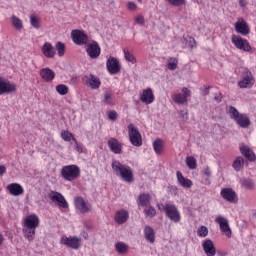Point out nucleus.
I'll return each mask as SVG.
<instances>
[{
    "label": "nucleus",
    "instance_id": "1a4fd4ad",
    "mask_svg": "<svg viewBox=\"0 0 256 256\" xmlns=\"http://www.w3.org/2000/svg\"><path fill=\"white\" fill-rule=\"evenodd\" d=\"M60 243L61 245H66V247H69L70 249H81V238H78L77 236H63Z\"/></svg>",
    "mask_w": 256,
    "mask_h": 256
},
{
    "label": "nucleus",
    "instance_id": "09e8293b",
    "mask_svg": "<svg viewBox=\"0 0 256 256\" xmlns=\"http://www.w3.org/2000/svg\"><path fill=\"white\" fill-rule=\"evenodd\" d=\"M144 213L147 217H155V215H157V211L153 208V206H149L148 209H145Z\"/></svg>",
    "mask_w": 256,
    "mask_h": 256
},
{
    "label": "nucleus",
    "instance_id": "e2e57ef3",
    "mask_svg": "<svg viewBox=\"0 0 256 256\" xmlns=\"http://www.w3.org/2000/svg\"><path fill=\"white\" fill-rule=\"evenodd\" d=\"M5 238L3 237V234L0 233V245H3V241Z\"/></svg>",
    "mask_w": 256,
    "mask_h": 256
},
{
    "label": "nucleus",
    "instance_id": "a211bd4d",
    "mask_svg": "<svg viewBox=\"0 0 256 256\" xmlns=\"http://www.w3.org/2000/svg\"><path fill=\"white\" fill-rule=\"evenodd\" d=\"M83 81L86 85H89L91 89H99L101 87V80L93 74L84 76Z\"/></svg>",
    "mask_w": 256,
    "mask_h": 256
},
{
    "label": "nucleus",
    "instance_id": "f03ea898",
    "mask_svg": "<svg viewBox=\"0 0 256 256\" xmlns=\"http://www.w3.org/2000/svg\"><path fill=\"white\" fill-rule=\"evenodd\" d=\"M158 209L159 211H164L167 219L173 223H179V221H181V213L179 212V209H177V206L174 204H158Z\"/></svg>",
    "mask_w": 256,
    "mask_h": 256
},
{
    "label": "nucleus",
    "instance_id": "69168bd1",
    "mask_svg": "<svg viewBox=\"0 0 256 256\" xmlns=\"http://www.w3.org/2000/svg\"><path fill=\"white\" fill-rule=\"evenodd\" d=\"M85 227L88 229V228H89V224H88V223H85Z\"/></svg>",
    "mask_w": 256,
    "mask_h": 256
},
{
    "label": "nucleus",
    "instance_id": "39448f33",
    "mask_svg": "<svg viewBox=\"0 0 256 256\" xmlns=\"http://www.w3.org/2000/svg\"><path fill=\"white\" fill-rule=\"evenodd\" d=\"M128 135L130 143L134 145V147H141V145H143V138L141 137V132H139V129H137L134 124L128 125Z\"/></svg>",
    "mask_w": 256,
    "mask_h": 256
},
{
    "label": "nucleus",
    "instance_id": "49530a36",
    "mask_svg": "<svg viewBox=\"0 0 256 256\" xmlns=\"http://www.w3.org/2000/svg\"><path fill=\"white\" fill-rule=\"evenodd\" d=\"M102 101L105 103V105H113V96H111V93L105 92Z\"/></svg>",
    "mask_w": 256,
    "mask_h": 256
},
{
    "label": "nucleus",
    "instance_id": "4be33fe9",
    "mask_svg": "<svg viewBox=\"0 0 256 256\" xmlns=\"http://www.w3.org/2000/svg\"><path fill=\"white\" fill-rule=\"evenodd\" d=\"M16 90L17 88L14 86V84L0 78V95H5V93H15Z\"/></svg>",
    "mask_w": 256,
    "mask_h": 256
},
{
    "label": "nucleus",
    "instance_id": "a19ab883",
    "mask_svg": "<svg viewBox=\"0 0 256 256\" xmlns=\"http://www.w3.org/2000/svg\"><path fill=\"white\" fill-rule=\"evenodd\" d=\"M12 25L18 31H21V29H23V22L21 21V19L17 18V16L12 17Z\"/></svg>",
    "mask_w": 256,
    "mask_h": 256
},
{
    "label": "nucleus",
    "instance_id": "393cba45",
    "mask_svg": "<svg viewBox=\"0 0 256 256\" xmlns=\"http://www.w3.org/2000/svg\"><path fill=\"white\" fill-rule=\"evenodd\" d=\"M40 77L46 83H51L55 79V71L51 70V68H43L40 70Z\"/></svg>",
    "mask_w": 256,
    "mask_h": 256
},
{
    "label": "nucleus",
    "instance_id": "473e14b6",
    "mask_svg": "<svg viewBox=\"0 0 256 256\" xmlns=\"http://www.w3.org/2000/svg\"><path fill=\"white\" fill-rule=\"evenodd\" d=\"M245 165V159L241 156L236 157V159L233 161L232 167L237 172L241 171L243 169V166Z\"/></svg>",
    "mask_w": 256,
    "mask_h": 256
},
{
    "label": "nucleus",
    "instance_id": "4c0bfd02",
    "mask_svg": "<svg viewBox=\"0 0 256 256\" xmlns=\"http://www.w3.org/2000/svg\"><path fill=\"white\" fill-rule=\"evenodd\" d=\"M177 65H179V60H177V58L171 57L168 59L167 68L170 71H175V69H177Z\"/></svg>",
    "mask_w": 256,
    "mask_h": 256
},
{
    "label": "nucleus",
    "instance_id": "ddd939ff",
    "mask_svg": "<svg viewBox=\"0 0 256 256\" xmlns=\"http://www.w3.org/2000/svg\"><path fill=\"white\" fill-rule=\"evenodd\" d=\"M86 53L91 59H97L101 55V47L99 43L93 41L92 43L86 46Z\"/></svg>",
    "mask_w": 256,
    "mask_h": 256
},
{
    "label": "nucleus",
    "instance_id": "aec40b11",
    "mask_svg": "<svg viewBox=\"0 0 256 256\" xmlns=\"http://www.w3.org/2000/svg\"><path fill=\"white\" fill-rule=\"evenodd\" d=\"M39 223V216L31 214L25 218L24 227H28V229H37V227H39Z\"/></svg>",
    "mask_w": 256,
    "mask_h": 256
},
{
    "label": "nucleus",
    "instance_id": "412c9836",
    "mask_svg": "<svg viewBox=\"0 0 256 256\" xmlns=\"http://www.w3.org/2000/svg\"><path fill=\"white\" fill-rule=\"evenodd\" d=\"M41 51L47 59H53L57 53L55 50V47H53V44L46 42L43 44Z\"/></svg>",
    "mask_w": 256,
    "mask_h": 256
},
{
    "label": "nucleus",
    "instance_id": "cd10ccee",
    "mask_svg": "<svg viewBox=\"0 0 256 256\" xmlns=\"http://www.w3.org/2000/svg\"><path fill=\"white\" fill-rule=\"evenodd\" d=\"M177 179H178V183L182 186L185 187L186 189H191V187H193V181L183 177V173H181V171H178L176 173Z\"/></svg>",
    "mask_w": 256,
    "mask_h": 256
},
{
    "label": "nucleus",
    "instance_id": "5fc2aeb1",
    "mask_svg": "<svg viewBox=\"0 0 256 256\" xmlns=\"http://www.w3.org/2000/svg\"><path fill=\"white\" fill-rule=\"evenodd\" d=\"M129 11H137V4L135 2H128Z\"/></svg>",
    "mask_w": 256,
    "mask_h": 256
},
{
    "label": "nucleus",
    "instance_id": "ea45409f",
    "mask_svg": "<svg viewBox=\"0 0 256 256\" xmlns=\"http://www.w3.org/2000/svg\"><path fill=\"white\" fill-rule=\"evenodd\" d=\"M56 91L59 95H67L69 93V87L65 84H59L56 86Z\"/></svg>",
    "mask_w": 256,
    "mask_h": 256
},
{
    "label": "nucleus",
    "instance_id": "20e7f679",
    "mask_svg": "<svg viewBox=\"0 0 256 256\" xmlns=\"http://www.w3.org/2000/svg\"><path fill=\"white\" fill-rule=\"evenodd\" d=\"M81 175V168L75 164L64 166L61 169V177L65 181H75V179H79Z\"/></svg>",
    "mask_w": 256,
    "mask_h": 256
},
{
    "label": "nucleus",
    "instance_id": "7ed1b4c3",
    "mask_svg": "<svg viewBox=\"0 0 256 256\" xmlns=\"http://www.w3.org/2000/svg\"><path fill=\"white\" fill-rule=\"evenodd\" d=\"M229 115L230 119L235 120L237 126L241 127L242 129H247V127L251 125V120L249 119V116L247 114L239 113V110H237L235 106L229 107Z\"/></svg>",
    "mask_w": 256,
    "mask_h": 256
},
{
    "label": "nucleus",
    "instance_id": "338daca9",
    "mask_svg": "<svg viewBox=\"0 0 256 256\" xmlns=\"http://www.w3.org/2000/svg\"><path fill=\"white\" fill-rule=\"evenodd\" d=\"M139 3H143V0H138Z\"/></svg>",
    "mask_w": 256,
    "mask_h": 256
},
{
    "label": "nucleus",
    "instance_id": "79ce46f5",
    "mask_svg": "<svg viewBox=\"0 0 256 256\" xmlns=\"http://www.w3.org/2000/svg\"><path fill=\"white\" fill-rule=\"evenodd\" d=\"M30 25L34 27V29H39L41 27V24L39 23V18L32 14L30 16Z\"/></svg>",
    "mask_w": 256,
    "mask_h": 256
},
{
    "label": "nucleus",
    "instance_id": "de8ad7c7",
    "mask_svg": "<svg viewBox=\"0 0 256 256\" xmlns=\"http://www.w3.org/2000/svg\"><path fill=\"white\" fill-rule=\"evenodd\" d=\"M61 137L64 141H71V139H75V137H73V134L70 133L69 131H62L61 132Z\"/></svg>",
    "mask_w": 256,
    "mask_h": 256
},
{
    "label": "nucleus",
    "instance_id": "680f3d73",
    "mask_svg": "<svg viewBox=\"0 0 256 256\" xmlns=\"http://www.w3.org/2000/svg\"><path fill=\"white\" fill-rule=\"evenodd\" d=\"M82 237L85 239H89V234L87 232H82Z\"/></svg>",
    "mask_w": 256,
    "mask_h": 256
},
{
    "label": "nucleus",
    "instance_id": "a18cd8bd",
    "mask_svg": "<svg viewBox=\"0 0 256 256\" xmlns=\"http://www.w3.org/2000/svg\"><path fill=\"white\" fill-rule=\"evenodd\" d=\"M124 57L128 63H137V59H135V56L131 54L129 51L124 49Z\"/></svg>",
    "mask_w": 256,
    "mask_h": 256
},
{
    "label": "nucleus",
    "instance_id": "c85d7f7f",
    "mask_svg": "<svg viewBox=\"0 0 256 256\" xmlns=\"http://www.w3.org/2000/svg\"><path fill=\"white\" fill-rule=\"evenodd\" d=\"M75 203V207L76 209H78V211L82 212V213H88L89 212V207L87 206V203L85 202V200L81 197H77L74 200Z\"/></svg>",
    "mask_w": 256,
    "mask_h": 256
},
{
    "label": "nucleus",
    "instance_id": "e433bc0d",
    "mask_svg": "<svg viewBox=\"0 0 256 256\" xmlns=\"http://www.w3.org/2000/svg\"><path fill=\"white\" fill-rule=\"evenodd\" d=\"M186 165L188 169H197V160L193 156H188L186 158Z\"/></svg>",
    "mask_w": 256,
    "mask_h": 256
},
{
    "label": "nucleus",
    "instance_id": "9d476101",
    "mask_svg": "<svg viewBox=\"0 0 256 256\" xmlns=\"http://www.w3.org/2000/svg\"><path fill=\"white\" fill-rule=\"evenodd\" d=\"M220 196L224 201H228V203H237V201H239L237 192H235L233 188H223L220 192Z\"/></svg>",
    "mask_w": 256,
    "mask_h": 256
},
{
    "label": "nucleus",
    "instance_id": "f3484780",
    "mask_svg": "<svg viewBox=\"0 0 256 256\" xmlns=\"http://www.w3.org/2000/svg\"><path fill=\"white\" fill-rule=\"evenodd\" d=\"M203 251L207 256H215L217 254V249H215V244L213 240L206 239L202 243Z\"/></svg>",
    "mask_w": 256,
    "mask_h": 256
},
{
    "label": "nucleus",
    "instance_id": "7c9ffc66",
    "mask_svg": "<svg viewBox=\"0 0 256 256\" xmlns=\"http://www.w3.org/2000/svg\"><path fill=\"white\" fill-rule=\"evenodd\" d=\"M144 237L149 243H155V230L151 226H145Z\"/></svg>",
    "mask_w": 256,
    "mask_h": 256
},
{
    "label": "nucleus",
    "instance_id": "bf43d9fd",
    "mask_svg": "<svg viewBox=\"0 0 256 256\" xmlns=\"http://www.w3.org/2000/svg\"><path fill=\"white\" fill-rule=\"evenodd\" d=\"M210 89H211V86L206 87V88L204 89V91L202 92V95H203L204 97H207V95H209Z\"/></svg>",
    "mask_w": 256,
    "mask_h": 256
},
{
    "label": "nucleus",
    "instance_id": "c756f323",
    "mask_svg": "<svg viewBox=\"0 0 256 256\" xmlns=\"http://www.w3.org/2000/svg\"><path fill=\"white\" fill-rule=\"evenodd\" d=\"M129 219V212L125 210H121L116 213L115 221L118 225H123Z\"/></svg>",
    "mask_w": 256,
    "mask_h": 256
},
{
    "label": "nucleus",
    "instance_id": "9b49d317",
    "mask_svg": "<svg viewBox=\"0 0 256 256\" xmlns=\"http://www.w3.org/2000/svg\"><path fill=\"white\" fill-rule=\"evenodd\" d=\"M107 71L110 75H117L121 71V64H119V60L115 57H110L106 62Z\"/></svg>",
    "mask_w": 256,
    "mask_h": 256
},
{
    "label": "nucleus",
    "instance_id": "3c124183",
    "mask_svg": "<svg viewBox=\"0 0 256 256\" xmlns=\"http://www.w3.org/2000/svg\"><path fill=\"white\" fill-rule=\"evenodd\" d=\"M117 117H119V114H117V111L111 110L108 112V118L110 121H117Z\"/></svg>",
    "mask_w": 256,
    "mask_h": 256
},
{
    "label": "nucleus",
    "instance_id": "864d4df0",
    "mask_svg": "<svg viewBox=\"0 0 256 256\" xmlns=\"http://www.w3.org/2000/svg\"><path fill=\"white\" fill-rule=\"evenodd\" d=\"M135 22L138 25H145V17H143L142 15H139L136 17Z\"/></svg>",
    "mask_w": 256,
    "mask_h": 256
},
{
    "label": "nucleus",
    "instance_id": "58836bf2",
    "mask_svg": "<svg viewBox=\"0 0 256 256\" xmlns=\"http://www.w3.org/2000/svg\"><path fill=\"white\" fill-rule=\"evenodd\" d=\"M183 39L187 47H189L190 49H193L196 47L197 42H195V38L191 36H184Z\"/></svg>",
    "mask_w": 256,
    "mask_h": 256
},
{
    "label": "nucleus",
    "instance_id": "b1692460",
    "mask_svg": "<svg viewBox=\"0 0 256 256\" xmlns=\"http://www.w3.org/2000/svg\"><path fill=\"white\" fill-rule=\"evenodd\" d=\"M7 190L9 191L10 195H13V197H19V195H23V193H25L23 186H21L19 183L9 184L7 186Z\"/></svg>",
    "mask_w": 256,
    "mask_h": 256
},
{
    "label": "nucleus",
    "instance_id": "6e6552de",
    "mask_svg": "<svg viewBox=\"0 0 256 256\" xmlns=\"http://www.w3.org/2000/svg\"><path fill=\"white\" fill-rule=\"evenodd\" d=\"M231 41L236 47V49H239L240 51H245L246 53H249L251 51V45H249V41L245 38H241V36L232 35Z\"/></svg>",
    "mask_w": 256,
    "mask_h": 256
},
{
    "label": "nucleus",
    "instance_id": "0e129e2a",
    "mask_svg": "<svg viewBox=\"0 0 256 256\" xmlns=\"http://www.w3.org/2000/svg\"><path fill=\"white\" fill-rule=\"evenodd\" d=\"M185 115H187V112H185V110L180 111V116L181 117H185Z\"/></svg>",
    "mask_w": 256,
    "mask_h": 256
},
{
    "label": "nucleus",
    "instance_id": "f257e3e1",
    "mask_svg": "<svg viewBox=\"0 0 256 256\" xmlns=\"http://www.w3.org/2000/svg\"><path fill=\"white\" fill-rule=\"evenodd\" d=\"M112 169L116 175L121 177L122 181H125V183H133V181H135L133 169L125 164H122L119 162V160L112 161Z\"/></svg>",
    "mask_w": 256,
    "mask_h": 256
},
{
    "label": "nucleus",
    "instance_id": "2eb2a0df",
    "mask_svg": "<svg viewBox=\"0 0 256 256\" xmlns=\"http://www.w3.org/2000/svg\"><path fill=\"white\" fill-rule=\"evenodd\" d=\"M234 27L236 33H240V35H243L244 37L251 33V30L249 29V24H247V22L243 18L239 19L235 23Z\"/></svg>",
    "mask_w": 256,
    "mask_h": 256
},
{
    "label": "nucleus",
    "instance_id": "4468645a",
    "mask_svg": "<svg viewBox=\"0 0 256 256\" xmlns=\"http://www.w3.org/2000/svg\"><path fill=\"white\" fill-rule=\"evenodd\" d=\"M253 83H255V79L253 78V74L251 71H246L244 73L242 81L238 83L240 89H249L253 87Z\"/></svg>",
    "mask_w": 256,
    "mask_h": 256
},
{
    "label": "nucleus",
    "instance_id": "423d86ee",
    "mask_svg": "<svg viewBox=\"0 0 256 256\" xmlns=\"http://www.w3.org/2000/svg\"><path fill=\"white\" fill-rule=\"evenodd\" d=\"M48 198L52 203H56L60 209H69V203L60 192L51 190L48 194Z\"/></svg>",
    "mask_w": 256,
    "mask_h": 256
},
{
    "label": "nucleus",
    "instance_id": "37998d69",
    "mask_svg": "<svg viewBox=\"0 0 256 256\" xmlns=\"http://www.w3.org/2000/svg\"><path fill=\"white\" fill-rule=\"evenodd\" d=\"M56 51L60 57H63V55H65V44L63 42H57Z\"/></svg>",
    "mask_w": 256,
    "mask_h": 256
},
{
    "label": "nucleus",
    "instance_id": "8fccbe9b",
    "mask_svg": "<svg viewBox=\"0 0 256 256\" xmlns=\"http://www.w3.org/2000/svg\"><path fill=\"white\" fill-rule=\"evenodd\" d=\"M166 1L170 5H173L174 7H181L182 5H185V0H166Z\"/></svg>",
    "mask_w": 256,
    "mask_h": 256
},
{
    "label": "nucleus",
    "instance_id": "c03bdc74",
    "mask_svg": "<svg viewBox=\"0 0 256 256\" xmlns=\"http://www.w3.org/2000/svg\"><path fill=\"white\" fill-rule=\"evenodd\" d=\"M197 235L198 237H207V235H209V228H207V226H201L197 230Z\"/></svg>",
    "mask_w": 256,
    "mask_h": 256
},
{
    "label": "nucleus",
    "instance_id": "6ab92c4d",
    "mask_svg": "<svg viewBox=\"0 0 256 256\" xmlns=\"http://www.w3.org/2000/svg\"><path fill=\"white\" fill-rule=\"evenodd\" d=\"M108 147L112 153L116 155H121L123 153V145L116 138H110L108 140Z\"/></svg>",
    "mask_w": 256,
    "mask_h": 256
},
{
    "label": "nucleus",
    "instance_id": "c9c22d12",
    "mask_svg": "<svg viewBox=\"0 0 256 256\" xmlns=\"http://www.w3.org/2000/svg\"><path fill=\"white\" fill-rule=\"evenodd\" d=\"M242 187H245V189L251 190L255 189V182L251 179L244 178L240 181Z\"/></svg>",
    "mask_w": 256,
    "mask_h": 256
},
{
    "label": "nucleus",
    "instance_id": "603ef678",
    "mask_svg": "<svg viewBox=\"0 0 256 256\" xmlns=\"http://www.w3.org/2000/svg\"><path fill=\"white\" fill-rule=\"evenodd\" d=\"M72 141L74 142V148L76 149V151L78 153H82L83 152V147L81 145H79V142L77 141V139L72 138Z\"/></svg>",
    "mask_w": 256,
    "mask_h": 256
},
{
    "label": "nucleus",
    "instance_id": "13d9d810",
    "mask_svg": "<svg viewBox=\"0 0 256 256\" xmlns=\"http://www.w3.org/2000/svg\"><path fill=\"white\" fill-rule=\"evenodd\" d=\"M7 173V167L5 165H0V176L5 175Z\"/></svg>",
    "mask_w": 256,
    "mask_h": 256
},
{
    "label": "nucleus",
    "instance_id": "a878e982",
    "mask_svg": "<svg viewBox=\"0 0 256 256\" xmlns=\"http://www.w3.org/2000/svg\"><path fill=\"white\" fill-rule=\"evenodd\" d=\"M240 153L247 159V161L253 162L256 161L255 152L251 150L248 146H241L240 147Z\"/></svg>",
    "mask_w": 256,
    "mask_h": 256
},
{
    "label": "nucleus",
    "instance_id": "2f4dec72",
    "mask_svg": "<svg viewBox=\"0 0 256 256\" xmlns=\"http://www.w3.org/2000/svg\"><path fill=\"white\" fill-rule=\"evenodd\" d=\"M36 229L37 228H28V227L24 226V228L22 230L24 237L26 239H28V241H33V239H35Z\"/></svg>",
    "mask_w": 256,
    "mask_h": 256
},
{
    "label": "nucleus",
    "instance_id": "bb28decb",
    "mask_svg": "<svg viewBox=\"0 0 256 256\" xmlns=\"http://www.w3.org/2000/svg\"><path fill=\"white\" fill-rule=\"evenodd\" d=\"M137 203L140 207H149L151 205V195L142 193L137 198Z\"/></svg>",
    "mask_w": 256,
    "mask_h": 256
},
{
    "label": "nucleus",
    "instance_id": "f704fd0d",
    "mask_svg": "<svg viewBox=\"0 0 256 256\" xmlns=\"http://www.w3.org/2000/svg\"><path fill=\"white\" fill-rule=\"evenodd\" d=\"M154 151L157 155H161V151H163V140L162 139H156L153 142Z\"/></svg>",
    "mask_w": 256,
    "mask_h": 256
},
{
    "label": "nucleus",
    "instance_id": "f8f14e48",
    "mask_svg": "<svg viewBox=\"0 0 256 256\" xmlns=\"http://www.w3.org/2000/svg\"><path fill=\"white\" fill-rule=\"evenodd\" d=\"M182 93H177L172 96V99L174 103H177L178 105H185L187 103V98L191 97V90H189L187 87L182 88Z\"/></svg>",
    "mask_w": 256,
    "mask_h": 256
},
{
    "label": "nucleus",
    "instance_id": "5701e85b",
    "mask_svg": "<svg viewBox=\"0 0 256 256\" xmlns=\"http://www.w3.org/2000/svg\"><path fill=\"white\" fill-rule=\"evenodd\" d=\"M140 101H142V103H145V105H151V103L155 101L153 90L151 88L143 90L142 94L140 95Z\"/></svg>",
    "mask_w": 256,
    "mask_h": 256
},
{
    "label": "nucleus",
    "instance_id": "dca6fc26",
    "mask_svg": "<svg viewBox=\"0 0 256 256\" xmlns=\"http://www.w3.org/2000/svg\"><path fill=\"white\" fill-rule=\"evenodd\" d=\"M215 221L216 223H218V225H220V229L222 233H225V235L230 238L232 235V232H231V228L229 227V221L226 220V218L223 216H217Z\"/></svg>",
    "mask_w": 256,
    "mask_h": 256
},
{
    "label": "nucleus",
    "instance_id": "052dcab7",
    "mask_svg": "<svg viewBox=\"0 0 256 256\" xmlns=\"http://www.w3.org/2000/svg\"><path fill=\"white\" fill-rule=\"evenodd\" d=\"M240 7H247V1L245 0H239Z\"/></svg>",
    "mask_w": 256,
    "mask_h": 256
},
{
    "label": "nucleus",
    "instance_id": "6e6d98bb",
    "mask_svg": "<svg viewBox=\"0 0 256 256\" xmlns=\"http://www.w3.org/2000/svg\"><path fill=\"white\" fill-rule=\"evenodd\" d=\"M214 100L217 101L218 103H221V101L223 100V95L221 93H219L218 95L215 94Z\"/></svg>",
    "mask_w": 256,
    "mask_h": 256
},
{
    "label": "nucleus",
    "instance_id": "72a5a7b5",
    "mask_svg": "<svg viewBox=\"0 0 256 256\" xmlns=\"http://www.w3.org/2000/svg\"><path fill=\"white\" fill-rule=\"evenodd\" d=\"M115 249L120 255H125L129 251V246L123 242H117L115 244Z\"/></svg>",
    "mask_w": 256,
    "mask_h": 256
},
{
    "label": "nucleus",
    "instance_id": "0eeeda50",
    "mask_svg": "<svg viewBox=\"0 0 256 256\" xmlns=\"http://www.w3.org/2000/svg\"><path fill=\"white\" fill-rule=\"evenodd\" d=\"M71 37L75 45H87V43H89V35H87L83 30H72Z\"/></svg>",
    "mask_w": 256,
    "mask_h": 256
},
{
    "label": "nucleus",
    "instance_id": "4d7b16f0",
    "mask_svg": "<svg viewBox=\"0 0 256 256\" xmlns=\"http://www.w3.org/2000/svg\"><path fill=\"white\" fill-rule=\"evenodd\" d=\"M203 173L206 177H211V169L209 167L204 168Z\"/></svg>",
    "mask_w": 256,
    "mask_h": 256
}]
</instances>
